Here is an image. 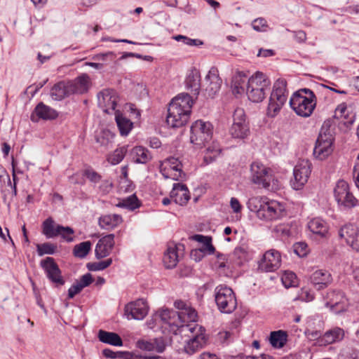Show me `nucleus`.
Listing matches in <instances>:
<instances>
[{"label":"nucleus","mask_w":359,"mask_h":359,"mask_svg":"<svg viewBox=\"0 0 359 359\" xmlns=\"http://www.w3.org/2000/svg\"><path fill=\"white\" fill-rule=\"evenodd\" d=\"M175 307L178 309L177 318H179V328L182 332H187L185 327L189 324H196L198 315L196 310L182 300L175 301Z\"/></svg>","instance_id":"obj_15"},{"label":"nucleus","mask_w":359,"mask_h":359,"mask_svg":"<svg viewBox=\"0 0 359 359\" xmlns=\"http://www.w3.org/2000/svg\"><path fill=\"white\" fill-rule=\"evenodd\" d=\"M140 205V201L135 194H133L126 198L122 199L117 205V207L126 208L130 210H134Z\"/></svg>","instance_id":"obj_41"},{"label":"nucleus","mask_w":359,"mask_h":359,"mask_svg":"<svg viewBox=\"0 0 359 359\" xmlns=\"http://www.w3.org/2000/svg\"><path fill=\"white\" fill-rule=\"evenodd\" d=\"M271 81L263 73L257 72L248 79L246 93L253 102H260L269 90Z\"/></svg>","instance_id":"obj_4"},{"label":"nucleus","mask_w":359,"mask_h":359,"mask_svg":"<svg viewBox=\"0 0 359 359\" xmlns=\"http://www.w3.org/2000/svg\"><path fill=\"white\" fill-rule=\"evenodd\" d=\"M281 265L280 253L273 249L267 250L258 262V270L262 272H273Z\"/></svg>","instance_id":"obj_18"},{"label":"nucleus","mask_w":359,"mask_h":359,"mask_svg":"<svg viewBox=\"0 0 359 359\" xmlns=\"http://www.w3.org/2000/svg\"><path fill=\"white\" fill-rule=\"evenodd\" d=\"M345 337V331L339 327H334L323 334L319 343L323 346L341 341Z\"/></svg>","instance_id":"obj_27"},{"label":"nucleus","mask_w":359,"mask_h":359,"mask_svg":"<svg viewBox=\"0 0 359 359\" xmlns=\"http://www.w3.org/2000/svg\"><path fill=\"white\" fill-rule=\"evenodd\" d=\"M339 236L344 238L348 245L353 250L359 252V229L352 224H346L342 226Z\"/></svg>","instance_id":"obj_23"},{"label":"nucleus","mask_w":359,"mask_h":359,"mask_svg":"<svg viewBox=\"0 0 359 359\" xmlns=\"http://www.w3.org/2000/svg\"><path fill=\"white\" fill-rule=\"evenodd\" d=\"M84 176L93 184L94 187H96L102 180V176L92 168L86 169L84 171Z\"/></svg>","instance_id":"obj_50"},{"label":"nucleus","mask_w":359,"mask_h":359,"mask_svg":"<svg viewBox=\"0 0 359 359\" xmlns=\"http://www.w3.org/2000/svg\"><path fill=\"white\" fill-rule=\"evenodd\" d=\"M182 167V163L177 158L170 157L161 163L160 170L165 178L177 181L182 180L184 176Z\"/></svg>","instance_id":"obj_17"},{"label":"nucleus","mask_w":359,"mask_h":359,"mask_svg":"<svg viewBox=\"0 0 359 359\" xmlns=\"http://www.w3.org/2000/svg\"><path fill=\"white\" fill-rule=\"evenodd\" d=\"M98 339L100 341L104 344H110L115 346H121L123 345V341L120 336L111 332H107L100 330L97 334Z\"/></svg>","instance_id":"obj_37"},{"label":"nucleus","mask_w":359,"mask_h":359,"mask_svg":"<svg viewBox=\"0 0 359 359\" xmlns=\"http://www.w3.org/2000/svg\"><path fill=\"white\" fill-rule=\"evenodd\" d=\"M83 288L77 281L74 283L68 290V297L72 299L76 294H79Z\"/></svg>","instance_id":"obj_61"},{"label":"nucleus","mask_w":359,"mask_h":359,"mask_svg":"<svg viewBox=\"0 0 359 359\" xmlns=\"http://www.w3.org/2000/svg\"><path fill=\"white\" fill-rule=\"evenodd\" d=\"M131 157L137 163H147L152 158L149 151L142 146L135 147L130 151Z\"/></svg>","instance_id":"obj_34"},{"label":"nucleus","mask_w":359,"mask_h":359,"mask_svg":"<svg viewBox=\"0 0 359 359\" xmlns=\"http://www.w3.org/2000/svg\"><path fill=\"white\" fill-rule=\"evenodd\" d=\"M231 136L234 139L245 140L250 133V126L243 109L236 108L233 114V123L229 129Z\"/></svg>","instance_id":"obj_12"},{"label":"nucleus","mask_w":359,"mask_h":359,"mask_svg":"<svg viewBox=\"0 0 359 359\" xmlns=\"http://www.w3.org/2000/svg\"><path fill=\"white\" fill-rule=\"evenodd\" d=\"M191 335L184 346L185 352L192 355L208 344V338L205 334V330L198 324H189L185 327Z\"/></svg>","instance_id":"obj_8"},{"label":"nucleus","mask_w":359,"mask_h":359,"mask_svg":"<svg viewBox=\"0 0 359 359\" xmlns=\"http://www.w3.org/2000/svg\"><path fill=\"white\" fill-rule=\"evenodd\" d=\"M119 189L121 191L130 192L133 190L134 186L128 179H121L119 184Z\"/></svg>","instance_id":"obj_58"},{"label":"nucleus","mask_w":359,"mask_h":359,"mask_svg":"<svg viewBox=\"0 0 359 359\" xmlns=\"http://www.w3.org/2000/svg\"><path fill=\"white\" fill-rule=\"evenodd\" d=\"M158 318L163 324H167L170 327L179 328V318H177V311L168 309H161L155 315V320Z\"/></svg>","instance_id":"obj_30"},{"label":"nucleus","mask_w":359,"mask_h":359,"mask_svg":"<svg viewBox=\"0 0 359 359\" xmlns=\"http://www.w3.org/2000/svg\"><path fill=\"white\" fill-rule=\"evenodd\" d=\"M170 196L175 203L180 205H186L190 199V194L188 188L186 185L180 183L174 184Z\"/></svg>","instance_id":"obj_28"},{"label":"nucleus","mask_w":359,"mask_h":359,"mask_svg":"<svg viewBox=\"0 0 359 359\" xmlns=\"http://www.w3.org/2000/svg\"><path fill=\"white\" fill-rule=\"evenodd\" d=\"M199 250H203V252H208L211 255L213 254L215 251V248L212 245V238L211 237L208 238V241H206L204 244H203V247L199 248Z\"/></svg>","instance_id":"obj_63"},{"label":"nucleus","mask_w":359,"mask_h":359,"mask_svg":"<svg viewBox=\"0 0 359 359\" xmlns=\"http://www.w3.org/2000/svg\"><path fill=\"white\" fill-rule=\"evenodd\" d=\"M226 261H227V259H226V255H224L223 254H218L217 255V260L215 264V267H217L218 269H224L226 267L229 269L230 266Z\"/></svg>","instance_id":"obj_57"},{"label":"nucleus","mask_w":359,"mask_h":359,"mask_svg":"<svg viewBox=\"0 0 359 359\" xmlns=\"http://www.w3.org/2000/svg\"><path fill=\"white\" fill-rule=\"evenodd\" d=\"M68 82L61 81L53 86L50 90V96L55 100H62L72 95Z\"/></svg>","instance_id":"obj_32"},{"label":"nucleus","mask_w":359,"mask_h":359,"mask_svg":"<svg viewBox=\"0 0 359 359\" xmlns=\"http://www.w3.org/2000/svg\"><path fill=\"white\" fill-rule=\"evenodd\" d=\"M42 233L47 238L60 236L62 239L70 243L74 241V229L70 226H64L57 224L52 217H48L42 223Z\"/></svg>","instance_id":"obj_10"},{"label":"nucleus","mask_w":359,"mask_h":359,"mask_svg":"<svg viewBox=\"0 0 359 359\" xmlns=\"http://www.w3.org/2000/svg\"><path fill=\"white\" fill-rule=\"evenodd\" d=\"M112 263L111 258L98 262H90L87 264V268L91 271H102L109 267Z\"/></svg>","instance_id":"obj_46"},{"label":"nucleus","mask_w":359,"mask_h":359,"mask_svg":"<svg viewBox=\"0 0 359 359\" xmlns=\"http://www.w3.org/2000/svg\"><path fill=\"white\" fill-rule=\"evenodd\" d=\"M163 261L168 269H172L176 266L179 261L176 245L172 244L168 246L164 253Z\"/></svg>","instance_id":"obj_36"},{"label":"nucleus","mask_w":359,"mask_h":359,"mask_svg":"<svg viewBox=\"0 0 359 359\" xmlns=\"http://www.w3.org/2000/svg\"><path fill=\"white\" fill-rule=\"evenodd\" d=\"M347 110L346 105L345 104H339L335 110V116L338 118L346 117V111Z\"/></svg>","instance_id":"obj_64"},{"label":"nucleus","mask_w":359,"mask_h":359,"mask_svg":"<svg viewBox=\"0 0 359 359\" xmlns=\"http://www.w3.org/2000/svg\"><path fill=\"white\" fill-rule=\"evenodd\" d=\"M185 84L187 88L190 90L194 95H198L199 94L201 74L197 69L194 68L189 72L185 80Z\"/></svg>","instance_id":"obj_29"},{"label":"nucleus","mask_w":359,"mask_h":359,"mask_svg":"<svg viewBox=\"0 0 359 359\" xmlns=\"http://www.w3.org/2000/svg\"><path fill=\"white\" fill-rule=\"evenodd\" d=\"M287 83L284 79H278L273 84L267 108V115L275 117L287 100Z\"/></svg>","instance_id":"obj_6"},{"label":"nucleus","mask_w":359,"mask_h":359,"mask_svg":"<svg viewBox=\"0 0 359 359\" xmlns=\"http://www.w3.org/2000/svg\"><path fill=\"white\" fill-rule=\"evenodd\" d=\"M290 105L298 116L309 117L316 107V97L310 89L302 88L292 95Z\"/></svg>","instance_id":"obj_3"},{"label":"nucleus","mask_w":359,"mask_h":359,"mask_svg":"<svg viewBox=\"0 0 359 359\" xmlns=\"http://www.w3.org/2000/svg\"><path fill=\"white\" fill-rule=\"evenodd\" d=\"M220 151L221 150L219 147H214L212 149L210 147L207 148L203 158L205 163L208 164L212 162L219 155Z\"/></svg>","instance_id":"obj_53"},{"label":"nucleus","mask_w":359,"mask_h":359,"mask_svg":"<svg viewBox=\"0 0 359 359\" xmlns=\"http://www.w3.org/2000/svg\"><path fill=\"white\" fill-rule=\"evenodd\" d=\"M215 299L219 310L224 313H232L237 307L233 291L229 287L220 285L215 290Z\"/></svg>","instance_id":"obj_9"},{"label":"nucleus","mask_w":359,"mask_h":359,"mask_svg":"<svg viewBox=\"0 0 359 359\" xmlns=\"http://www.w3.org/2000/svg\"><path fill=\"white\" fill-rule=\"evenodd\" d=\"M56 245L50 243H44L36 245V251L39 256L44 255H53L56 251Z\"/></svg>","instance_id":"obj_44"},{"label":"nucleus","mask_w":359,"mask_h":359,"mask_svg":"<svg viewBox=\"0 0 359 359\" xmlns=\"http://www.w3.org/2000/svg\"><path fill=\"white\" fill-rule=\"evenodd\" d=\"M93 280V279L92 278L91 274L86 273L81 277L79 280H77V283L79 285H81L82 287L84 288L85 287H87L89 285H90L92 283Z\"/></svg>","instance_id":"obj_62"},{"label":"nucleus","mask_w":359,"mask_h":359,"mask_svg":"<svg viewBox=\"0 0 359 359\" xmlns=\"http://www.w3.org/2000/svg\"><path fill=\"white\" fill-rule=\"evenodd\" d=\"M348 305V300L341 292L332 290L327 293L325 306L330 307L335 313H339L346 311Z\"/></svg>","instance_id":"obj_19"},{"label":"nucleus","mask_w":359,"mask_h":359,"mask_svg":"<svg viewBox=\"0 0 359 359\" xmlns=\"http://www.w3.org/2000/svg\"><path fill=\"white\" fill-rule=\"evenodd\" d=\"M98 106L107 114L115 111L118 101L116 92L112 89H104L97 95Z\"/></svg>","instance_id":"obj_20"},{"label":"nucleus","mask_w":359,"mask_h":359,"mask_svg":"<svg viewBox=\"0 0 359 359\" xmlns=\"http://www.w3.org/2000/svg\"><path fill=\"white\" fill-rule=\"evenodd\" d=\"M305 334L309 340L316 341V345L322 346L319 341L323 337V334H322L320 331L307 330L305 331Z\"/></svg>","instance_id":"obj_56"},{"label":"nucleus","mask_w":359,"mask_h":359,"mask_svg":"<svg viewBox=\"0 0 359 359\" xmlns=\"http://www.w3.org/2000/svg\"><path fill=\"white\" fill-rule=\"evenodd\" d=\"M252 27L257 32H266L268 27V24L264 18H259L252 22Z\"/></svg>","instance_id":"obj_55"},{"label":"nucleus","mask_w":359,"mask_h":359,"mask_svg":"<svg viewBox=\"0 0 359 359\" xmlns=\"http://www.w3.org/2000/svg\"><path fill=\"white\" fill-rule=\"evenodd\" d=\"M337 359H359V351L353 348H344L338 355Z\"/></svg>","instance_id":"obj_49"},{"label":"nucleus","mask_w":359,"mask_h":359,"mask_svg":"<svg viewBox=\"0 0 359 359\" xmlns=\"http://www.w3.org/2000/svg\"><path fill=\"white\" fill-rule=\"evenodd\" d=\"M287 337L288 334L286 331L279 330L271 332L270 333L269 340L272 347L275 348H281L286 344Z\"/></svg>","instance_id":"obj_38"},{"label":"nucleus","mask_w":359,"mask_h":359,"mask_svg":"<svg viewBox=\"0 0 359 359\" xmlns=\"http://www.w3.org/2000/svg\"><path fill=\"white\" fill-rule=\"evenodd\" d=\"M122 222V217L117 214L105 215L99 218V225L102 229L110 230Z\"/></svg>","instance_id":"obj_35"},{"label":"nucleus","mask_w":359,"mask_h":359,"mask_svg":"<svg viewBox=\"0 0 359 359\" xmlns=\"http://www.w3.org/2000/svg\"><path fill=\"white\" fill-rule=\"evenodd\" d=\"M193 100L187 93H182L173 98L170 103L167 124L171 128H180L184 126L189 120Z\"/></svg>","instance_id":"obj_1"},{"label":"nucleus","mask_w":359,"mask_h":359,"mask_svg":"<svg viewBox=\"0 0 359 359\" xmlns=\"http://www.w3.org/2000/svg\"><path fill=\"white\" fill-rule=\"evenodd\" d=\"M58 116L57 112L54 109L45 104L43 102H39L31 115V120L33 122H37L39 119L43 120H53Z\"/></svg>","instance_id":"obj_26"},{"label":"nucleus","mask_w":359,"mask_h":359,"mask_svg":"<svg viewBox=\"0 0 359 359\" xmlns=\"http://www.w3.org/2000/svg\"><path fill=\"white\" fill-rule=\"evenodd\" d=\"M127 152V148L125 147H122L116 149L113 154H110L107 161L111 165H117L123 159L126 154Z\"/></svg>","instance_id":"obj_43"},{"label":"nucleus","mask_w":359,"mask_h":359,"mask_svg":"<svg viewBox=\"0 0 359 359\" xmlns=\"http://www.w3.org/2000/svg\"><path fill=\"white\" fill-rule=\"evenodd\" d=\"M246 76L243 72H238L235 76L233 78V84L234 88L236 90L237 93H240V90H243V84L245 82Z\"/></svg>","instance_id":"obj_52"},{"label":"nucleus","mask_w":359,"mask_h":359,"mask_svg":"<svg viewBox=\"0 0 359 359\" xmlns=\"http://www.w3.org/2000/svg\"><path fill=\"white\" fill-rule=\"evenodd\" d=\"M114 244V234H108L101 238L95 246V253L96 258L100 259L109 256Z\"/></svg>","instance_id":"obj_25"},{"label":"nucleus","mask_w":359,"mask_h":359,"mask_svg":"<svg viewBox=\"0 0 359 359\" xmlns=\"http://www.w3.org/2000/svg\"><path fill=\"white\" fill-rule=\"evenodd\" d=\"M103 355L107 358L115 359L117 358H122L123 353L121 351H113L109 348H105L102 351Z\"/></svg>","instance_id":"obj_59"},{"label":"nucleus","mask_w":359,"mask_h":359,"mask_svg":"<svg viewBox=\"0 0 359 359\" xmlns=\"http://www.w3.org/2000/svg\"><path fill=\"white\" fill-rule=\"evenodd\" d=\"M115 119L121 135L122 136L128 135L133 128V123L130 120L124 117L118 111H115Z\"/></svg>","instance_id":"obj_39"},{"label":"nucleus","mask_w":359,"mask_h":359,"mask_svg":"<svg viewBox=\"0 0 359 359\" xmlns=\"http://www.w3.org/2000/svg\"><path fill=\"white\" fill-rule=\"evenodd\" d=\"M252 181L263 188L273 191L279 187V182L271 169L259 162H253L250 167Z\"/></svg>","instance_id":"obj_5"},{"label":"nucleus","mask_w":359,"mask_h":359,"mask_svg":"<svg viewBox=\"0 0 359 359\" xmlns=\"http://www.w3.org/2000/svg\"><path fill=\"white\" fill-rule=\"evenodd\" d=\"M333 141L332 133L327 124L325 123L321 128L313 149L314 156L320 161L327 158L333 151Z\"/></svg>","instance_id":"obj_7"},{"label":"nucleus","mask_w":359,"mask_h":359,"mask_svg":"<svg viewBox=\"0 0 359 359\" xmlns=\"http://www.w3.org/2000/svg\"><path fill=\"white\" fill-rule=\"evenodd\" d=\"M273 232L275 233L276 236L279 237L281 239L287 238L291 236L290 228L285 224L276 225L273 229Z\"/></svg>","instance_id":"obj_45"},{"label":"nucleus","mask_w":359,"mask_h":359,"mask_svg":"<svg viewBox=\"0 0 359 359\" xmlns=\"http://www.w3.org/2000/svg\"><path fill=\"white\" fill-rule=\"evenodd\" d=\"M116 55L114 52L109 51L104 53L97 54L93 56V59L95 60H100L104 62V64L107 65L110 62H112L115 60Z\"/></svg>","instance_id":"obj_54"},{"label":"nucleus","mask_w":359,"mask_h":359,"mask_svg":"<svg viewBox=\"0 0 359 359\" xmlns=\"http://www.w3.org/2000/svg\"><path fill=\"white\" fill-rule=\"evenodd\" d=\"M311 163L306 159L299 160L293 169L294 178L290 184L295 190H300L306 184L311 172Z\"/></svg>","instance_id":"obj_13"},{"label":"nucleus","mask_w":359,"mask_h":359,"mask_svg":"<svg viewBox=\"0 0 359 359\" xmlns=\"http://www.w3.org/2000/svg\"><path fill=\"white\" fill-rule=\"evenodd\" d=\"M247 205L250 211L256 212L257 217L259 219L264 221L278 219L283 216L285 211L283 204L266 197H251L249 198Z\"/></svg>","instance_id":"obj_2"},{"label":"nucleus","mask_w":359,"mask_h":359,"mask_svg":"<svg viewBox=\"0 0 359 359\" xmlns=\"http://www.w3.org/2000/svg\"><path fill=\"white\" fill-rule=\"evenodd\" d=\"M155 344L151 341L140 340L137 341V347L142 350L151 351L155 349Z\"/></svg>","instance_id":"obj_60"},{"label":"nucleus","mask_w":359,"mask_h":359,"mask_svg":"<svg viewBox=\"0 0 359 359\" xmlns=\"http://www.w3.org/2000/svg\"><path fill=\"white\" fill-rule=\"evenodd\" d=\"M149 306L144 299H138L125 305L124 316L128 320H143L148 314Z\"/></svg>","instance_id":"obj_16"},{"label":"nucleus","mask_w":359,"mask_h":359,"mask_svg":"<svg viewBox=\"0 0 359 359\" xmlns=\"http://www.w3.org/2000/svg\"><path fill=\"white\" fill-rule=\"evenodd\" d=\"M250 259L248 252L243 248H236L231 255V259L235 264L238 266L242 265L248 262Z\"/></svg>","instance_id":"obj_40"},{"label":"nucleus","mask_w":359,"mask_h":359,"mask_svg":"<svg viewBox=\"0 0 359 359\" xmlns=\"http://www.w3.org/2000/svg\"><path fill=\"white\" fill-rule=\"evenodd\" d=\"M281 280L286 288L295 286L297 283L296 274L292 271H285L281 277Z\"/></svg>","instance_id":"obj_47"},{"label":"nucleus","mask_w":359,"mask_h":359,"mask_svg":"<svg viewBox=\"0 0 359 359\" xmlns=\"http://www.w3.org/2000/svg\"><path fill=\"white\" fill-rule=\"evenodd\" d=\"M335 200L344 208H351L357 205L358 200L350 192L348 184L344 180H339L334 190Z\"/></svg>","instance_id":"obj_14"},{"label":"nucleus","mask_w":359,"mask_h":359,"mask_svg":"<svg viewBox=\"0 0 359 359\" xmlns=\"http://www.w3.org/2000/svg\"><path fill=\"white\" fill-rule=\"evenodd\" d=\"M172 39L177 41L182 42L184 44L189 46H198L203 45V41L198 39H190L184 35H175L172 36Z\"/></svg>","instance_id":"obj_48"},{"label":"nucleus","mask_w":359,"mask_h":359,"mask_svg":"<svg viewBox=\"0 0 359 359\" xmlns=\"http://www.w3.org/2000/svg\"><path fill=\"white\" fill-rule=\"evenodd\" d=\"M90 241H84L74 246L73 254L76 257L84 258L91 249Z\"/></svg>","instance_id":"obj_42"},{"label":"nucleus","mask_w":359,"mask_h":359,"mask_svg":"<svg viewBox=\"0 0 359 359\" xmlns=\"http://www.w3.org/2000/svg\"><path fill=\"white\" fill-rule=\"evenodd\" d=\"M72 94H82L88 89L89 77L86 74H82L72 81H68Z\"/></svg>","instance_id":"obj_31"},{"label":"nucleus","mask_w":359,"mask_h":359,"mask_svg":"<svg viewBox=\"0 0 359 359\" xmlns=\"http://www.w3.org/2000/svg\"><path fill=\"white\" fill-rule=\"evenodd\" d=\"M222 82L218 69L215 67H211L205 78V90L209 97H212L219 92Z\"/></svg>","instance_id":"obj_22"},{"label":"nucleus","mask_w":359,"mask_h":359,"mask_svg":"<svg viewBox=\"0 0 359 359\" xmlns=\"http://www.w3.org/2000/svg\"><path fill=\"white\" fill-rule=\"evenodd\" d=\"M212 130L211 123L203 120L196 121L191 127V142L199 147L204 145L211 140Z\"/></svg>","instance_id":"obj_11"},{"label":"nucleus","mask_w":359,"mask_h":359,"mask_svg":"<svg viewBox=\"0 0 359 359\" xmlns=\"http://www.w3.org/2000/svg\"><path fill=\"white\" fill-rule=\"evenodd\" d=\"M40 264L51 282L57 285H63L65 284V280L61 276V271L53 257H46L41 262Z\"/></svg>","instance_id":"obj_21"},{"label":"nucleus","mask_w":359,"mask_h":359,"mask_svg":"<svg viewBox=\"0 0 359 359\" xmlns=\"http://www.w3.org/2000/svg\"><path fill=\"white\" fill-rule=\"evenodd\" d=\"M308 228L315 234L320 237H325L328 233V225L319 217L313 218L308 223Z\"/></svg>","instance_id":"obj_33"},{"label":"nucleus","mask_w":359,"mask_h":359,"mask_svg":"<svg viewBox=\"0 0 359 359\" xmlns=\"http://www.w3.org/2000/svg\"><path fill=\"white\" fill-rule=\"evenodd\" d=\"M310 279L314 287L318 290L327 287L333 280L331 273L324 269H319L314 271Z\"/></svg>","instance_id":"obj_24"},{"label":"nucleus","mask_w":359,"mask_h":359,"mask_svg":"<svg viewBox=\"0 0 359 359\" xmlns=\"http://www.w3.org/2000/svg\"><path fill=\"white\" fill-rule=\"evenodd\" d=\"M113 182L111 180L109 179L105 180H101V181L99 183V185L96 187L97 188V190L99 193H100L102 195L108 194L113 189Z\"/></svg>","instance_id":"obj_51"}]
</instances>
